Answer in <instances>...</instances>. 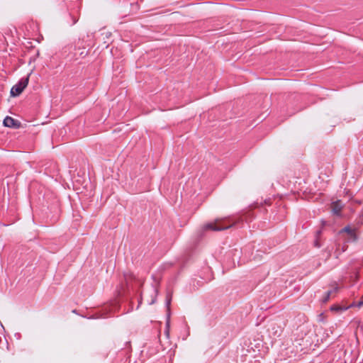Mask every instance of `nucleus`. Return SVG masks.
I'll return each mask as SVG.
<instances>
[{
	"label": "nucleus",
	"instance_id": "nucleus-14",
	"mask_svg": "<svg viewBox=\"0 0 363 363\" xmlns=\"http://www.w3.org/2000/svg\"><path fill=\"white\" fill-rule=\"evenodd\" d=\"M315 246L317 247H320V244L319 243V242L318 241V240H316L315 241V243H314Z\"/></svg>",
	"mask_w": 363,
	"mask_h": 363
},
{
	"label": "nucleus",
	"instance_id": "nucleus-13",
	"mask_svg": "<svg viewBox=\"0 0 363 363\" xmlns=\"http://www.w3.org/2000/svg\"><path fill=\"white\" fill-rule=\"evenodd\" d=\"M330 296L325 294V296L323 298V302L325 303L330 299Z\"/></svg>",
	"mask_w": 363,
	"mask_h": 363
},
{
	"label": "nucleus",
	"instance_id": "nucleus-2",
	"mask_svg": "<svg viewBox=\"0 0 363 363\" xmlns=\"http://www.w3.org/2000/svg\"><path fill=\"white\" fill-rule=\"evenodd\" d=\"M347 245H341L337 240L332 242L325 249L324 252L327 253L325 259H329L333 255L336 259H338L340 255L347 250Z\"/></svg>",
	"mask_w": 363,
	"mask_h": 363
},
{
	"label": "nucleus",
	"instance_id": "nucleus-16",
	"mask_svg": "<svg viewBox=\"0 0 363 363\" xmlns=\"http://www.w3.org/2000/svg\"><path fill=\"white\" fill-rule=\"evenodd\" d=\"M152 292H153V294H157V290H156V289L152 288Z\"/></svg>",
	"mask_w": 363,
	"mask_h": 363
},
{
	"label": "nucleus",
	"instance_id": "nucleus-5",
	"mask_svg": "<svg viewBox=\"0 0 363 363\" xmlns=\"http://www.w3.org/2000/svg\"><path fill=\"white\" fill-rule=\"evenodd\" d=\"M267 332L272 338L275 339L281 335V328L276 324H271L267 329Z\"/></svg>",
	"mask_w": 363,
	"mask_h": 363
},
{
	"label": "nucleus",
	"instance_id": "nucleus-3",
	"mask_svg": "<svg viewBox=\"0 0 363 363\" xmlns=\"http://www.w3.org/2000/svg\"><path fill=\"white\" fill-rule=\"evenodd\" d=\"M226 219H217L214 222L206 223L204 225L205 230H212L214 231L223 230L225 229H228L233 225H235V223H232L229 224H224V222Z\"/></svg>",
	"mask_w": 363,
	"mask_h": 363
},
{
	"label": "nucleus",
	"instance_id": "nucleus-1",
	"mask_svg": "<svg viewBox=\"0 0 363 363\" xmlns=\"http://www.w3.org/2000/svg\"><path fill=\"white\" fill-rule=\"evenodd\" d=\"M357 239L356 229L346 226L338 233V242H343L342 245H347V243L356 241Z\"/></svg>",
	"mask_w": 363,
	"mask_h": 363
},
{
	"label": "nucleus",
	"instance_id": "nucleus-10",
	"mask_svg": "<svg viewBox=\"0 0 363 363\" xmlns=\"http://www.w3.org/2000/svg\"><path fill=\"white\" fill-rule=\"evenodd\" d=\"M338 290V287L337 286H335L332 290H330L326 292V294L328 295L330 297L331 296V295L335 292H337Z\"/></svg>",
	"mask_w": 363,
	"mask_h": 363
},
{
	"label": "nucleus",
	"instance_id": "nucleus-7",
	"mask_svg": "<svg viewBox=\"0 0 363 363\" xmlns=\"http://www.w3.org/2000/svg\"><path fill=\"white\" fill-rule=\"evenodd\" d=\"M348 308H350L349 306H342L334 305L330 307V310L332 311H336V312H340V313L345 311L347 310Z\"/></svg>",
	"mask_w": 363,
	"mask_h": 363
},
{
	"label": "nucleus",
	"instance_id": "nucleus-12",
	"mask_svg": "<svg viewBox=\"0 0 363 363\" xmlns=\"http://www.w3.org/2000/svg\"><path fill=\"white\" fill-rule=\"evenodd\" d=\"M171 303V297H167L166 301L167 307L169 308Z\"/></svg>",
	"mask_w": 363,
	"mask_h": 363
},
{
	"label": "nucleus",
	"instance_id": "nucleus-19",
	"mask_svg": "<svg viewBox=\"0 0 363 363\" xmlns=\"http://www.w3.org/2000/svg\"><path fill=\"white\" fill-rule=\"evenodd\" d=\"M167 327L169 328V322L167 323Z\"/></svg>",
	"mask_w": 363,
	"mask_h": 363
},
{
	"label": "nucleus",
	"instance_id": "nucleus-11",
	"mask_svg": "<svg viewBox=\"0 0 363 363\" xmlns=\"http://www.w3.org/2000/svg\"><path fill=\"white\" fill-rule=\"evenodd\" d=\"M341 208L336 203L334 204L333 211L335 213H338L340 211Z\"/></svg>",
	"mask_w": 363,
	"mask_h": 363
},
{
	"label": "nucleus",
	"instance_id": "nucleus-17",
	"mask_svg": "<svg viewBox=\"0 0 363 363\" xmlns=\"http://www.w3.org/2000/svg\"><path fill=\"white\" fill-rule=\"evenodd\" d=\"M321 231L320 230H318L317 231V237L319 236V235L320 234Z\"/></svg>",
	"mask_w": 363,
	"mask_h": 363
},
{
	"label": "nucleus",
	"instance_id": "nucleus-15",
	"mask_svg": "<svg viewBox=\"0 0 363 363\" xmlns=\"http://www.w3.org/2000/svg\"><path fill=\"white\" fill-rule=\"evenodd\" d=\"M77 18H74L72 24H75L77 22Z\"/></svg>",
	"mask_w": 363,
	"mask_h": 363
},
{
	"label": "nucleus",
	"instance_id": "nucleus-18",
	"mask_svg": "<svg viewBox=\"0 0 363 363\" xmlns=\"http://www.w3.org/2000/svg\"><path fill=\"white\" fill-rule=\"evenodd\" d=\"M155 303V299H152V300L149 303H150V304H152V303Z\"/></svg>",
	"mask_w": 363,
	"mask_h": 363
},
{
	"label": "nucleus",
	"instance_id": "nucleus-9",
	"mask_svg": "<svg viewBox=\"0 0 363 363\" xmlns=\"http://www.w3.org/2000/svg\"><path fill=\"white\" fill-rule=\"evenodd\" d=\"M124 277H125L126 284H129L130 280L133 278V275L132 274H125Z\"/></svg>",
	"mask_w": 363,
	"mask_h": 363
},
{
	"label": "nucleus",
	"instance_id": "nucleus-8",
	"mask_svg": "<svg viewBox=\"0 0 363 363\" xmlns=\"http://www.w3.org/2000/svg\"><path fill=\"white\" fill-rule=\"evenodd\" d=\"M353 306H357L358 308H361L362 306H363V300L359 301L357 303L353 302L352 304H350L349 306L350 308L353 307Z\"/></svg>",
	"mask_w": 363,
	"mask_h": 363
},
{
	"label": "nucleus",
	"instance_id": "nucleus-4",
	"mask_svg": "<svg viewBox=\"0 0 363 363\" xmlns=\"http://www.w3.org/2000/svg\"><path fill=\"white\" fill-rule=\"evenodd\" d=\"M28 81V77L21 79L20 81L11 88V96H16L21 94L24 89L27 86Z\"/></svg>",
	"mask_w": 363,
	"mask_h": 363
},
{
	"label": "nucleus",
	"instance_id": "nucleus-6",
	"mask_svg": "<svg viewBox=\"0 0 363 363\" xmlns=\"http://www.w3.org/2000/svg\"><path fill=\"white\" fill-rule=\"evenodd\" d=\"M4 126L9 128H17L19 126V122L10 116H6L3 121Z\"/></svg>",
	"mask_w": 363,
	"mask_h": 363
}]
</instances>
